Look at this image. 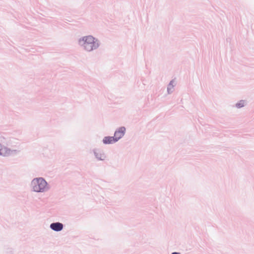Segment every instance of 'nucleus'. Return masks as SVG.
Returning <instances> with one entry per match:
<instances>
[{
    "label": "nucleus",
    "mask_w": 254,
    "mask_h": 254,
    "mask_svg": "<svg viewBox=\"0 0 254 254\" xmlns=\"http://www.w3.org/2000/svg\"><path fill=\"white\" fill-rule=\"evenodd\" d=\"M116 139H115L114 136H105L103 139V143L104 144H113L117 142Z\"/></svg>",
    "instance_id": "nucleus-6"
},
{
    "label": "nucleus",
    "mask_w": 254,
    "mask_h": 254,
    "mask_svg": "<svg viewBox=\"0 0 254 254\" xmlns=\"http://www.w3.org/2000/svg\"><path fill=\"white\" fill-rule=\"evenodd\" d=\"M247 104V101L245 100H241L235 104V107L237 109H240L245 107Z\"/></svg>",
    "instance_id": "nucleus-8"
},
{
    "label": "nucleus",
    "mask_w": 254,
    "mask_h": 254,
    "mask_svg": "<svg viewBox=\"0 0 254 254\" xmlns=\"http://www.w3.org/2000/svg\"><path fill=\"white\" fill-rule=\"evenodd\" d=\"M176 85L174 79L171 80L167 86V93L171 94L174 91V87Z\"/></svg>",
    "instance_id": "nucleus-7"
},
{
    "label": "nucleus",
    "mask_w": 254,
    "mask_h": 254,
    "mask_svg": "<svg viewBox=\"0 0 254 254\" xmlns=\"http://www.w3.org/2000/svg\"><path fill=\"white\" fill-rule=\"evenodd\" d=\"M126 131V128L125 127H121L115 130L114 137L117 142L125 135Z\"/></svg>",
    "instance_id": "nucleus-4"
},
{
    "label": "nucleus",
    "mask_w": 254,
    "mask_h": 254,
    "mask_svg": "<svg viewBox=\"0 0 254 254\" xmlns=\"http://www.w3.org/2000/svg\"><path fill=\"white\" fill-rule=\"evenodd\" d=\"M31 50H30L29 51H30V52H33V53H35V51H34V49H33V48H31Z\"/></svg>",
    "instance_id": "nucleus-11"
},
{
    "label": "nucleus",
    "mask_w": 254,
    "mask_h": 254,
    "mask_svg": "<svg viewBox=\"0 0 254 254\" xmlns=\"http://www.w3.org/2000/svg\"><path fill=\"white\" fill-rule=\"evenodd\" d=\"M77 43L81 49L86 53L96 51L101 44L100 41L92 35L80 37L77 39Z\"/></svg>",
    "instance_id": "nucleus-1"
},
{
    "label": "nucleus",
    "mask_w": 254,
    "mask_h": 254,
    "mask_svg": "<svg viewBox=\"0 0 254 254\" xmlns=\"http://www.w3.org/2000/svg\"><path fill=\"white\" fill-rule=\"evenodd\" d=\"M10 153V150L5 147H2L0 144V155H6Z\"/></svg>",
    "instance_id": "nucleus-9"
},
{
    "label": "nucleus",
    "mask_w": 254,
    "mask_h": 254,
    "mask_svg": "<svg viewBox=\"0 0 254 254\" xmlns=\"http://www.w3.org/2000/svg\"><path fill=\"white\" fill-rule=\"evenodd\" d=\"M30 188L32 191L44 193L49 191L50 187L45 179L42 177L34 178L31 182Z\"/></svg>",
    "instance_id": "nucleus-2"
},
{
    "label": "nucleus",
    "mask_w": 254,
    "mask_h": 254,
    "mask_svg": "<svg viewBox=\"0 0 254 254\" xmlns=\"http://www.w3.org/2000/svg\"><path fill=\"white\" fill-rule=\"evenodd\" d=\"M95 158L98 161H105L107 158V155L104 151L99 148H94L92 150Z\"/></svg>",
    "instance_id": "nucleus-3"
},
{
    "label": "nucleus",
    "mask_w": 254,
    "mask_h": 254,
    "mask_svg": "<svg viewBox=\"0 0 254 254\" xmlns=\"http://www.w3.org/2000/svg\"><path fill=\"white\" fill-rule=\"evenodd\" d=\"M171 254H181V253L179 252H173Z\"/></svg>",
    "instance_id": "nucleus-10"
},
{
    "label": "nucleus",
    "mask_w": 254,
    "mask_h": 254,
    "mask_svg": "<svg viewBox=\"0 0 254 254\" xmlns=\"http://www.w3.org/2000/svg\"><path fill=\"white\" fill-rule=\"evenodd\" d=\"M50 228L54 231L60 232L63 229L64 225L59 222H53L50 224Z\"/></svg>",
    "instance_id": "nucleus-5"
}]
</instances>
